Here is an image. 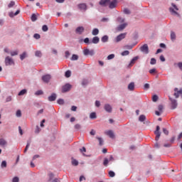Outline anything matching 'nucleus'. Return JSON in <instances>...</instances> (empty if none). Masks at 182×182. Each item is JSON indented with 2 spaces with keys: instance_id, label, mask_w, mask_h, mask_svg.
I'll list each match as a JSON object with an SVG mask.
<instances>
[{
  "instance_id": "aec40b11",
  "label": "nucleus",
  "mask_w": 182,
  "mask_h": 182,
  "mask_svg": "<svg viewBox=\"0 0 182 182\" xmlns=\"http://www.w3.org/2000/svg\"><path fill=\"white\" fill-rule=\"evenodd\" d=\"M20 13H21V10H17L15 13H14L13 11H11L9 13V16H10V18H14V16H16V15H19Z\"/></svg>"
},
{
  "instance_id": "2eb2a0df",
  "label": "nucleus",
  "mask_w": 182,
  "mask_h": 182,
  "mask_svg": "<svg viewBox=\"0 0 182 182\" xmlns=\"http://www.w3.org/2000/svg\"><path fill=\"white\" fill-rule=\"evenodd\" d=\"M78 8L80 11H84V12L87 10V6L85 3L78 4Z\"/></svg>"
},
{
  "instance_id": "13d9d810",
  "label": "nucleus",
  "mask_w": 182,
  "mask_h": 182,
  "mask_svg": "<svg viewBox=\"0 0 182 182\" xmlns=\"http://www.w3.org/2000/svg\"><path fill=\"white\" fill-rule=\"evenodd\" d=\"M33 38H35V39H41V35L35 33Z\"/></svg>"
},
{
  "instance_id": "6e6552de",
  "label": "nucleus",
  "mask_w": 182,
  "mask_h": 182,
  "mask_svg": "<svg viewBox=\"0 0 182 182\" xmlns=\"http://www.w3.org/2000/svg\"><path fill=\"white\" fill-rule=\"evenodd\" d=\"M124 38H126V33H121V34L118 35V36L115 38L114 42H116L117 43H118V42H120L121 41H123V39H124Z\"/></svg>"
},
{
  "instance_id": "f8f14e48",
  "label": "nucleus",
  "mask_w": 182,
  "mask_h": 182,
  "mask_svg": "<svg viewBox=\"0 0 182 182\" xmlns=\"http://www.w3.org/2000/svg\"><path fill=\"white\" fill-rule=\"evenodd\" d=\"M85 32V27L83 26H79L75 29V33H77L78 35H82Z\"/></svg>"
},
{
  "instance_id": "4be33fe9",
  "label": "nucleus",
  "mask_w": 182,
  "mask_h": 182,
  "mask_svg": "<svg viewBox=\"0 0 182 182\" xmlns=\"http://www.w3.org/2000/svg\"><path fill=\"white\" fill-rule=\"evenodd\" d=\"M107 4H110V0H100V5L102 6H106Z\"/></svg>"
},
{
  "instance_id": "f3484780",
  "label": "nucleus",
  "mask_w": 182,
  "mask_h": 182,
  "mask_svg": "<svg viewBox=\"0 0 182 182\" xmlns=\"http://www.w3.org/2000/svg\"><path fill=\"white\" fill-rule=\"evenodd\" d=\"M126 26H127V23H124L117 27V31H123V29L126 28Z\"/></svg>"
},
{
  "instance_id": "473e14b6",
  "label": "nucleus",
  "mask_w": 182,
  "mask_h": 182,
  "mask_svg": "<svg viewBox=\"0 0 182 182\" xmlns=\"http://www.w3.org/2000/svg\"><path fill=\"white\" fill-rule=\"evenodd\" d=\"M97 115H96V112H92L90 114V119H97Z\"/></svg>"
},
{
  "instance_id": "ddd939ff",
  "label": "nucleus",
  "mask_w": 182,
  "mask_h": 182,
  "mask_svg": "<svg viewBox=\"0 0 182 182\" xmlns=\"http://www.w3.org/2000/svg\"><path fill=\"white\" fill-rule=\"evenodd\" d=\"M109 8L110 9H114V8H116V6H117V0H113L112 1H109Z\"/></svg>"
},
{
  "instance_id": "680f3d73",
  "label": "nucleus",
  "mask_w": 182,
  "mask_h": 182,
  "mask_svg": "<svg viewBox=\"0 0 182 182\" xmlns=\"http://www.w3.org/2000/svg\"><path fill=\"white\" fill-rule=\"evenodd\" d=\"M134 46H129V45H127V46H124V48L125 49H129V50H130V49H133V47H134Z\"/></svg>"
},
{
  "instance_id": "6ab92c4d",
  "label": "nucleus",
  "mask_w": 182,
  "mask_h": 182,
  "mask_svg": "<svg viewBox=\"0 0 182 182\" xmlns=\"http://www.w3.org/2000/svg\"><path fill=\"white\" fill-rule=\"evenodd\" d=\"M99 42H100V38H99V37L97 36H95L92 38L91 43H94L95 45H97V43H99Z\"/></svg>"
},
{
  "instance_id": "8fccbe9b",
  "label": "nucleus",
  "mask_w": 182,
  "mask_h": 182,
  "mask_svg": "<svg viewBox=\"0 0 182 182\" xmlns=\"http://www.w3.org/2000/svg\"><path fill=\"white\" fill-rule=\"evenodd\" d=\"M35 133L36 134H38V133H41V128L39 127V126H36V129H35Z\"/></svg>"
},
{
  "instance_id": "20e7f679",
  "label": "nucleus",
  "mask_w": 182,
  "mask_h": 182,
  "mask_svg": "<svg viewBox=\"0 0 182 182\" xmlns=\"http://www.w3.org/2000/svg\"><path fill=\"white\" fill-rule=\"evenodd\" d=\"M4 63L6 66H12V65H15V61L10 56H6L4 60Z\"/></svg>"
},
{
  "instance_id": "dca6fc26",
  "label": "nucleus",
  "mask_w": 182,
  "mask_h": 182,
  "mask_svg": "<svg viewBox=\"0 0 182 182\" xmlns=\"http://www.w3.org/2000/svg\"><path fill=\"white\" fill-rule=\"evenodd\" d=\"M175 93H174V96L176 99H178L180 95H182V89H181L180 90H178V88H175Z\"/></svg>"
},
{
  "instance_id": "79ce46f5",
  "label": "nucleus",
  "mask_w": 182,
  "mask_h": 182,
  "mask_svg": "<svg viewBox=\"0 0 182 182\" xmlns=\"http://www.w3.org/2000/svg\"><path fill=\"white\" fill-rule=\"evenodd\" d=\"M79 59V56L76 54H73L71 58V60H77Z\"/></svg>"
},
{
  "instance_id": "de8ad7c7",
  "label": "nucleus",
  "mask_w": 182,
  "mask_h": 182,
  "mask_svg": "<svg viewBox=\"0 0 182 182\" xmlns=\"http://www.w3.org/2000/svg\"><path fill=\"white\" fill-rule=\"evenodd\" d=\"M107 60H112V59H114V54H110L107 57Z\"/></svg>"
},
{
  "instance_id": "5701e85b",
  "label": "nucleus",
  "mask_w": 182,
  "mask_h": 182,
  "mask_svg": "<svg viewBox=\"0 0 182 182\" xmlns=\"http://www.w3.org/2000/svg\"><path fill=\"white\" fill-rule=\"evenodd\" d=\"M101 42L102 43H106L107 42H109V36L105 35L101 38Z\"/></svg>"
},
{
  "instance_id": "cd10ccee",
  "label": "nucleus",
  "mask_w": 182,
  "mask_h": 182,
  "mask_svg": "<svg viewBox=\"0 0 182 182\" xmlns=\"http://www.w3.org/2000/svg\"><path fill=\"white\" fill-rule=\"evenodd\" d=\"M8 166V164L6 163V161H2L1 164V168H6Z\"/></svg>"
},
{
  "instance_id": "ea45409f",
  "label": "nucleus",
  "mask_w": 182,
  "mask_h": 182,
  "mask_svg": "<svg viewBox=\"0 0 182 182\" xmlns=\"http://www.w3.org/2000/svg\"><path fill=\"white\" fill-rule=\"evenodd\" d=\"M130 54V52L129 50H124L123 51L121 55L122 56H127Z\"/></svg>"
},
{
  "instance_id": "9d476101",
  "label": "nucleus",
  "mask_w": 182,
  "mask_h": 182,
  "mask_svg": "<svg viewBox=\"0 0 182 182\" xmlns=\"http://www.w3.org/2000/svg\"><path fill=\"white\" fill-rule=\"evenodd\" d=\"M154 134H156V141H159V139H160V136H161V132H160V126H156V129L154 132Z\"/></svg>"
},
{
  "instance_id": "4468645a",
  "label": "nucleus",
  "mask_w": 182,
  "mask_h": 182,
  "mask_svg": "<svg viewBox=\"0 0 182 182\" xmlns=\"http://www.w3.org/2000/svg\"><path fill=\"white\" fill-rule=\"evenodd\" d=\"M105 134L109 136L110 139H114V132L112 130L105 131Z\"/></svg>"
},
{
  "instance_id": "f704fd0d",
  "label": "nucleus",
  "mask_w": 182,
  "mask_h": 182,
  "mask_svg": "<svg viewBox=\"0 0 182 182\" xmlns=\"http://www.w3.org/2000/svg\"><path fill=\"white\" fill-rule=\"evenodd\" d=\"M36 96H41V95H43V91L41 90H37L35 92Z\"/></svg>"
},
{
  "instance_id": "69168bd1",
  "label": "nucleus",
  "mask_w": 182,
  "mask_h": 182,
  "mask_svg": "<svg viewBox=\"0 0 182 182\" xmlns=\"http://www.w3.org/2000/svg\"><path fill=\"white\" fill-rule=\"evenodd\" d=\"M149 73L151 75H153V73H156V68H152V69L149 70Z\"/></svg>"
},
{
  "instance_id": "0e129e2a",
  "label": "nucleus",
  "mask_w": 182,
  "mask_h": 182,
  "mask_svg": "<svg viewBox=\"0 0 182 182\" xmlns=\"http://www.w3.org/2000/svg\"><path fill=\"white\" fill-rule=\"evenodd\" d=\"M15 5V1H11L10 4L8 5L9 8H12Z\"/></svg>"
},
{
  "instance_id": "7c9ffc66",
  "label": "nucleus",
  "mask_w": 182,
  "mask_h": 182,
  "mask_svg": "<svg viewBox=\"0 0 182 182\" xmlns=\"http://www.w3.org/2000/svg\"><path fill=\"white\" fill-rule=\"evenodd\" d=\"M35 56L37 58H42V52H41V50H36L35 53Z\"/></svg>"
},
{
  "instance_id": "39448f33",
  "label": "nucleus",
  "mask_w": 182,
  "mask_h": 182,
  "mask_svg": "<svg viewBox=\"0 0 182 182\" xmlns=\"http://www.w3.org/2000/svg\"><path fill=\"white\" fill-rule=\"evenodd\" d=\"M169 100L171 102V109L172 110L177 109V106H178V103L177 102V100L171 98V97H169Z\"/></svg>"
},
{
  "instance_id": "338daca9",
  "label": "nucleus",
  "mask_w": 182,
  "mask_h": 182,
  "mask_svg": "<svg viewBox=\"0 0 182 182\" xmlns=\"http://www.w3.org/2000/svg\"><path fill=\"white\" fill-rule=\"evenodd\" d=\"M163 132H164V134H166V136L168 135V130H167V129L163 128Z\"/></svg>"
},
{
  "instance_id": "f03ea898",
  "label": "nucleus",
  "mask_w": 182,
  "mask_h": 182,
  "mask_svg": "<svg viewBox=\"0 0 182 182\" xmlns=\"http://www.w3.org/2000/svg\"><path fill=\"white\" fill-rule=\"evenodd\" d=\"M4 52L5 53H8V55H9V53H10L11 56H18V55H19V51L18 50H11L8 48H5L4 49Z\"/></svg>"
},
{
  "instance_id": "bf43d9fd",
  "label": "nucleus",
  "mask_w": 182,
  "mask_h": 182,
  "mask_svg": "<svg viewBox=\"0 0 182 182\" xmlns=\"http://www.w3.org/2000/svg\"><path fill=\"white\" fill-rule=\"evenodd\" d=\"M84 43H90V40L89 39V38H85L84 40H83Z\"/></svg>"
},
{
  "instance_id": "3c124183",
  "label": "nucleus",
  "mask_w": 182,
  "mask_h": 182,
  "mask_svg": "<svg viewBox=\"0 0 182 182\" xmlns=\"http://www.w3.org/2000/svg\"><path fill=\"white\" fill-rule=\"evenodd\" d=\"M29 146H31V142L28 141L26 146V148L24 149V153H26V151H28V149H29Z\"/></svg>"
},
{
  "instance_id": "7ed1b4c3",
  "label": "nucleus",
  "mask_w": 182,
  "mask_h": 182,
  "mask_svg": "<svg viewBox=\"0 0 182 182\" xmlns=\"http://www.w3.org/2000/svg\"><path fill=\"white\" fill-rule=\"evenodd\" d=\"M52 80V75L50 74H46L42 75L41 80L43 83L48 84Z\"/></svg>"
},
{
  "instance_id": "6e6d98bb",
  "label": "nucleus",
  "mask_w": 182,
  "mask_h": 182,
  "mask_svg": "<svg viewBox=\"0 0 182 182\" xmlns=\"http://www.w3.org/2000/svg\"><path fill=\"white\" fill-rule=\"evenodd\" d=\"M144 89H145V90L150 89V84H149V83L144 84Z\"/></svg>"
},
{
  "instance_id": "0eeeda50",
  "label": "nucleus",
  "mask_w": 182,
  "mask_h": 182,
  "mask_svg": "<svg viewBox=\"0 0 182 182\" xmlns=\"http://www.w3.org/2000/svg\"><path fill=\"white\" fill-rule=\"evenodd\" d=\"M140 50L142 53H145V55L149 54V46L147 44H144L140 47Z\"/></svg>"
},
{
  "instance_id": "58836bf2",
  "label": "nucleus",
  "mask_w": 182,
  "mask_h": 182,
  "mask_svg": "<svg viewBox=\"0 0 182 182\" xmlns=\"http://www.w3.org/2000/svg\"><path fill=\"white\" fill-rule=\"evenodd\" d=\"M37 19H38V18L36 17V14H33L31 15V21H32V22L36 21Z\"/></svg>"
},
{
  "instance_id": "393cba45",
  "label": "nucleus",
  "mask_w": 182,
  "mask_h": 182,
  "mask_svg": "<svg viewBox=\"0 0 182 182\" xmlns=\"http://www.w3.org/2000/svg\"><path fill=\"white\" fill-rule=\"evenodd\" d=\"M6 144H8V142H6V140L2 138L0 139V146H1V147L6 146Z\"/></svg>"
},
{
  "instance_id": "e433bc0d",
  "label": "nucleus",
  "mask_w": 182,
  "mask_h": 182,
  "mask_svg": "<svg viewBox=\"0 0 182 182\" xmlns=\"http://www.w3.org/2000/svg\"><path fill=\"white\" fill-rule=\"evenodd\" d=\"M80 153H82L83 156H87L86 154H85V153H86V148H85V146H83L82 148H81V149H80Z\"/></svg>"
},
{
  "instance_id": "5fc2aeb1",
  "label": "nucleus",
  "mask_w": 182,
  "mask_h": 182,
  "mask_svg": "<svg viewBox=\"0 0 182 182\" xmlns=\"http://www.w3.org/2000/svg\"><path fill=\"white\" fill-rule=\"evenodd\" d=\"M12 182H19V178L18 176H15L12 179Z\"/></svg>"
},
{
  "instance_id": "bb28decb",
  "label": "nucleus",
  "mask_w": 182,
  "mask_h": 182,
  "mask_svg": "<svg viewBox=\"0 0 182 182\" xmlns=\"http://www.w3.org/2000/svg\"><path fill=\"white\" fill-rule=\"evenodd\" d=\"M124 21H125L124 18H122L121 16H119L118 18H117V22H118V23H123Z\"/></svg>"
},
{
  "instance_id": "a18cd8bd",
  "label": "nucleus",
  "mask_w": 182,
  "mask_h": 182,
  "mask_svg": "<svg viewBox=\"0 0 182 182\" xmlns=\"http://www.w3.org/2000/svg\"><path fill=\"white\" fill-rule=\"evenodd\" d=\"M49 28H48L47 25H43L42 27L43 32H48Z\"/></svg>"
},
{
  "instance_id": "37998d69",
  "label": "nucleus",
  "mask_w": 182,
  "mask_h": 182,
  "mask_svg": "<svg viewBox=\"0 0 182 182\" xmlns=\"http://www.w3.org/2000/svg\"><path fill=\"white\" fill-rule=\"evenodd\" d=\"M156 63H157V60H156V58H151L150 65H156Z\"/></svg>"
},
{
  "instance_id": "09e8293b",
  "label": "nucleus",
  "mask_w": 182,
  "mask_h": 182,
  "mask_svg": "<svg viewBox=\"0 0 182 182\" xmlns=\"http://www.w3.org/2000/svg\"><path fill=\"white\" fill-rule=\"evenodd\" d=\"M157 100H159V96H157L156 95H153L152 101L153 102H157Z\"/></svg>"
},
{
  "instance_id": "052dcab7",
  "label": "nucleus",
  "mask_w": 182,
  "mask_h": 182,
  "mask_svg": "<svg viewBox=\"0 0 182 182\" xmlns=\"http://www.w3.org/2000/svg\"><path fill=\"white\" fill-rule=\"evenodd\" d=\"M124 14H125L126 15H129V14H130V10H129L128 9H124Z\"/></svg>"
},
{
  "instance_id": "2f4dec72",
  "label": "nucleus",
  "mask_w": 182,
  "mask_h": 182,
  "mask_svg": "<svg viewBox=\"0 0 182 182\" xmlns=\"http://www.w3.org/2000/svg\"><path fill=\"white\" fill-rule=\"evenodd\" d=\"M96 139L98 140L99 144L102 146L104 143L103 138L97 136Z\"/></svg>"
},
{
  "instance_id": "f257e3e1",
  "label": "nucleus",
  "mask_w": 182,
  "mask_h": 182,
  "mask_svg": "<svg viewBox=\"0 0 182 182\" xmlns=\"http://www.w3.org/2000/svg\"><path fill=\"white\" fill-rule=\"evenodd\" d=\"M178 11V7L174 3H171V7L169 8V12H171V15H174L176 16H180V14L177 12Z\"/></svg>"
},
{
  "instance_id": "412c9836",
  "label": "nucleus",
  "mask_w": 182,
  "mask_h": 182,
  "mask_svg": "<svg viewBox=\"0 0 182 182\" xmlns=\"http://www.w3.org/2000/svg\"><path fill=\"white\" fill-rule=\"evenodd\" d=\"M56 100V94L53 93L50 96L48 97L49 102H55Z\"/></svg>"
},
{
  "instance_id": "9b49d317",
  "label": "nucleus",
  "mask_w": 182,
  "mask_h": 182,
  "mask_svg": "<svg viewBox=\"0 0 182 182\" xmlns=\"http://www.w3.org/2000/svg\"><path fill=\"white\" fill-rule=\"evenodd\" d=\"M104 109L107 113H112L113 108L112 107V105L109 104H105L104 106Z\"/></svg>"
},
{
  "instance_id": "4c0bfd02",
  "label": "nucleus",
  "mask_w": 182,
  "mask_h": 182,
  "mask_svg": "<svg viewBox=\"0 0 182 182\" xmlns=\"http://www.w3.org/2000/svg\"><path fill=\"white\" fill-rule=\"evenodd\" d=\"M71 75H72V72H70V70H67L65 73V77H70Z\"/></svg>"
},
{
  "instance_id": "4d7b16f0",
  "label": "nucleus",
  "mask_w": 182,
  "mask_h": 182,
  "mask_svg": "<svg viewBox=\"0 0 182 182\" xmlns=\"http://www.w3.org/2000/svg\"><path fill=\"white\" fill-rule=\"evenodd\" d=\"M65 56L68 59V58H69V56H70V53L68 50L65 51Z\"/></svg>"
},
{
  "instance_id": "603ef678",
  "label": "nucleus",
  "mask_w": 182,
  "mask_h": 182,
  "mask_svg": "<svg viewBox=\"0 0 182 182\" xmlns=\"http://www.w3.org/2000/svg\"><path fill=\"white\" fill-rule=\"evenodd\" d=\"M109 177H114V176H116V173L113 171H109Z\"/></svg>"
},
{
  "instance_id": "864d4df0",
  "label": "nucleus",
  "mask_w": 182,
  "mask_h": 182,
  "mask_svg": "<svg viewBox=\"0 0 182 182\" xmlns=\"http://www.w3.org/2000/svg\"><path fill=\"white\" fill-rule=\"evenodd\" d=\"M57 103H58V105H63V104L65 103V101L63 100V99H58V100H57Z\"/></svg>"
},
{
  "instance_id": "a19ab883",
  "label": "nucleus",
  "mask_w": 182,
  "mask_h": 182,
  "mask_svg": "<svg viewBox=\"0 0 182 182\" xmlns=\"http://www.w3.org/2000/svg\"><path fill=\"white\" fill-rule=\"evenodd\" d=\"M26 58V52H23L21 55H20L21 60H23Z\"/></svg>"
},
{
  "instance_id": "a878e982",
  "label": "nucleus",
  "mask_w": 182,
  "mask_h": 182,
  "mask_svg": "<svg viewBox=\"0 0 182 182\" xmlns=\"http://www.w3.org/2000/svg\"><path fill=\"white\" fill-rule=\"evenodd\" d=\"M128 90L131 92H133V90H134V82H131L129 84Z\"/></svg>"
},
{
  "instance_id": "72a5a7b5",
  "label": "nucleus",
  "mask_w": 182,
  "mask_h": 182,
  "mask_svg": "<svg viewBox=\"0 0 182 182\" xmlns=\"http://www.w3.org/2000/svg\"><path fill=\"white\" fill-rule=\"evenodd\" d=\"M139 120L140 122H144V120H146V115H144V114L140 115L139 117Z\"/></svg>"
},
{
  "instance_id": "1a4fd4ad",
  "label": "nucleus",
  "mask_w": 182,
  "mask_h": 182,
  "mask_svg": "<svg viewBox=\"0 0 182 182\" xmlns=\"http://www.w3.org/2000/svg\"><path fill=\"white\" fill-rule=\"evenodd\" d=\"M72 89V85L69 83L65 84L62 87V93H66V92H69Z\"/></svg>"
},
{
  "instance_id": "c756f323",
  "label": "nucleus",
  "mask_w": 182,
  "mask_h": 182,
  "mask_svg": "<svg viewBox=\"0 0 182 182\" xmlns=\"http://www.w3.org/2000/svg\"><path fill=\"white\" fill-rule=\"evenodd\" d=\"M27 92L26 89H23L18 92V96H23V95H26Z\"/></svg>"
},
{
  "instance_id": "b1692460",
  "label": "nucleus",
  "mask_w": 182,
  "mask_h": 182,
  "mask_svg": "<svg viewBox=\"0 0 182 182\" xmlns=\"http://www.w3.org/2000/svg\"><path fill=\"white\" fill-rule=\"evenodd\" d=\"M177 36H176V33L174 31H171V41L174 42L176 39Z\"/></svg>"
},
{
  "instance_id": "c03bdc74",
  "label": "nucleus",
  "mask_w": 182,
  "mask_h": 182,
  "mask_svg": "<svg viewBox=\"0 0 182 182\" xmlns=\"http://www.w3.org/2000/svg\"><path fill=\"white\" fill-rule=\"evenodd\" d=\"M109 161H109V159L107 158H105L104 159L103 164H104V166H105V167H107V165L109 164Z\"/></svg>"
},
{
  "instance_id": "423d86ee",
  "label": "nucleus",
  "mask_w": 182,
  "mask_h": 182,
  "mask_svg": "<svg viewBox=\"0 0 182 182\" xmlns=\"http://www.w3.org/2000/svg\"><path fill=\"white\" fill-rule=\"evenodd\" d=\"M83 54L85 56H94L95 55V50L89 48H85L83 50Z\"/></svg>"
},
{
  "instance_id": "c9c22d12",
  "label": "nucleus",
  "mask_w": 182,
  "mask_h": 182,
  "mask_svg": "<svg viewBox=\"0 0 182 182\" xmlns=\"http://www.w3.org/2000/svg\"><path fill=\"white\" fill-rule=\"evenodd\" d=\"M16 117H22V112L20 109H18L16 112Z\"/></svg>"
},
{
  "instance_id": "774afa93",
  "label": "nucleus",
  "mask_w": 182,
  "mask_h": 182,
  "mask_svg": "<svg viewBox=\"0 0 182 182\" xmlns=\"http://www.w3.org/2000/svg\"><path fill=\"white\" fill-rule=\"evenodd\" d=\"M178 67L179 68L180 70H182V62L178 63Z\"/></svg>"
},
{
  "instance_id": "c85d7f7f",
  "label": "nucleus",
  "mask_w": 182,
  "mask_h": 182,
  "mask_svg": "<svg viewBox=\"0 0 182 182\" xmlns=\"http://www.w3.org/2000/svg\"><path fill=\"white\" fill-rule=\"evenodd\" d=\"M92 35H93L94 36L99 35V30L97 28H94L92 31Z\"/></svg>"
},
{
  "instance_id": "e2e57ef3",
  "label": "nucleus",
  "mask_w": 182,
  "mask_h": 182,
  "mask_svg": "<svg viewBox=\"0 0 182 182\" xmlns=\"http://www.w3.org/2000/svg\"><path fill=\"white\" fill-rule=\"evenodd\" d=\"M87 83H88L87 80H83L82 82V86H86V85H87Z\"/></svg>"
},
{
  "instance_id": "a211bd4d",
  "label": "nucleus",
  "mask_w": 182,
  "mask_h": 182,
  "mask_svg": "<svg viewBox=\"0 0 182 182\" xmlns=\"http://www.w3.org/2000/svg\"><path fill=\"white\" fill-rule=\"evenodd\" d=\"M138 60H139V56H135V57H134V58L131 60V61H130V63H129V67L133 66V65H134V63H136V61Z\"/></svg>"
},
{
  "instance_id": "49530a36",
  "label": "nucleus",
  "mask_w": 182,
  "mask_h": 182,
  "mask_svg": "<svg viewBox=\"0 0 182 182\" xmlns=\"http://www.w3.org/2000/svg\"><path fill=\"white\" fill-rule=\"evenodd\" d=\"M72 164L73 166H78L79 165V161L76 159H73L72 160Z\"/></svg>"
}]
</instances>
